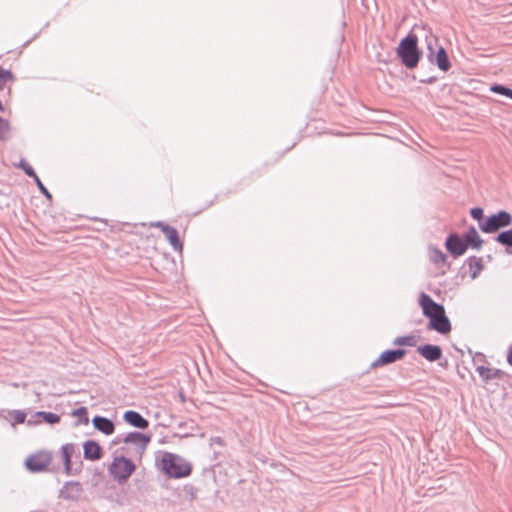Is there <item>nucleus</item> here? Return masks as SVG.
<instances>
[{
	"label": "nucleus",
	"mask_w": 512,
	"mask_h": 512,
	"mask_svg": "<svg viewBox=\"0 0 512 512\" xmlns=\"http://www.w3.org/2000/svg\"><path fill=\"white\" fill-rule=\"evenodd\" d=\"M419 305L423 314L429 318L428 329L440 334H448L451 331V323L446 316L444 306L435 302L428 294L421 293Z\"/></svg>",
	"instance_id": "1"
},
{
	"label": "nucleus",
	"mask_w": 512,
	"mask_h": 512,
	"mask_svg": "<svg viewBox=\"0 0 512 512\" xmlns=\"http://www.w3.org/2000/svg\"><path fill=\"white\" fill-rule=\"evenodd\" d=\"M396 53L407 69L416 68L422 57V51L418 47V37L409 33L400 41Z\"/></svg>",
	"instance_id": "2"
},
{
	"label": "nucleus",
	"mask_w": 512,
	"mask_h": 512,
	"mask_svg": "<svg viewBox=\"0 0 512 512\" xmlns=\"http://www.w3.org/2000/svg\"><path fill=\"white\" fill-rule=\"evenodd\" d=\"M160 463L169 478H185L192 473V465L182 456L171 452H163Z\"/></svg>",
	"instance_id": "3"
},
{
	"label": "nucleus",
	"mask_w": 512,
	"mask_h": 512,
	"mask_svg": "<svg viewBox=\"0 0 512 512\" xmlns=\"http://www.w3.org/2000/svg\"><path fill=\"white\" fill-rule=\"evenodd\" d=\"M512 224V216L507 211L501 210L496 214L487 217L483 222L479 223V228L484 233H495L501 228Z\"/></svg>",
	"instance_id": "4"
},
{
	"label": "nucleus",
	"mask_w": 512,
	"mask_h": 512,
	"mask_svg": "<svg viewBox=\"0 0 512 512\" xmlns=\"http://www.w3.org/2000/svg\"><path fill=\"white\" fill-rule=\"evenodd\" d=\"M135 464L124 456L115 457L109 472L119 483L125 482L135 471Z\"/></svg>",
	"instance_id": "5"
},
{
	"label": "nucleus",
	"mask_w": 512,
	"mask_h": 512,
	"mask_svg": "<svg viewBox=\"0 0 512 512\" xmlns=\"http://www.w3.org/2000/svg\"><path fill=\"white\" fill-rule=\"evenodd\" d=\"M50 462V455L48 453L42 452L29 456L26 459L25 465L29 471L41 472L49 466Z\"/></svg>",
	"instance_id": "6"
},
{
	"label": "nucleus",
	"mask_w": 512,
	"mask_h": 512,
	"mask_svg": "<svg viewBox=\"0 0 512 512\" xmlns=\"http://www.w3.org/2000/svg\"><path fill=\"white\" fill-rule=\"evenodd\" d=\"M445 247L454 258H457L466 252L467 243H465L464 238L452 233L447 237Z\"/></svg>",
	"instance_id": "7"
},
{
	"label": "nucleus",
	"mask_w": 512,
	"mask_h": 512,
	"mask_svg": "<svg viewBox=\"0 0 512 512\" xmlns=\"http://www.w3.org/2000/svg\"><path fill=\"white\" fill-rule=\"evenodd\" d=\"M405 355L406 350L404 349L386 350L382 352L375 361L372 362L371 367L377 368L397 362L401 360Z\"/></svg>",
	"instance_id": "8"
},
{
	"label": "nucleus",
	"mask_w": 512,
	"mask_h": 512,
	"mask_svg": "<svg viewBox=\"0 0 512 512\" xmlns=\"http://www.w3.org/2000/svg\"><path fill=\"white\" fill-rule=\"evenodd\" d=\"M134 444L138 450L144 451L151 441V436L140 432H130L123 438L118 437V442Z\"/></svg>",
	"instance_id": "9"
},
{
	"label": "nucleus",
	"mask_w": 512,
	"mask_h": 512,
	"mask_svg": "<svg viewBox=\"0 0 512 512\" xmlns=\"http://www.w3.org/2000/svg\"><path fill=\"white\" fill-rule=\"evenodd\" d=\"M83 492L82 486L79 482L68 481L60 490V497L65 500L76 501L80 498Z\"/></svg>",
	"instance_id": "10"
},
{
	"label": "nucleus",
	"mask_w": 512,
	"mask_h": 512,
	"mask_svg": "<svg viewBox=\"0 0 512 512\" xmlns=\"http://www.w3.org/2000/svg\"><path fill=\"white\" fill-rule=\"evenodd\" d=\"M417 352L429 362H434L442 357V349L438 345L425 344L417 348Z\"/></svg>",
	"instance_id": "11"
},
{
	"label": "nucleus",
	"mask_w": 512,
	"mask_h": 512,
	"mask_svg": "<svg viewBox=\"0 0 512 512\" xmlns=\"http://www.w3.org/2000/svg\"><path fill=\"white\" fill-rule=\"evenodd\" d=\"M123 419L125 422L133 427L139 429H146L149 426V421L145 419L140 413L133 410H128L124 413Z\"/></svg>",
	"instance_id": "12"
},
{
	"label": "nucleus",
	"mask_w": 512,
	"mask_h": 512,
	"mask_svg": "<svg viewBox=\"0 0 512 512\" xmlns=\"http://www.w3.org/2000/svg\"><path fill=\"white\" fill-rule=\"evenodd\" d=\"M84 458L91 461L99 460L102 456V449L100 445L93 441L88 440L83 445Z\"/></svg>",
	"instance_id": "13"
},
{
	"label": "nucleus",
	"mask_w": 512,
	"mask_h": 512,
	"mask_svg": "<svg viewBox=\"0 0 512 512\" xmlns=\"http://www.w3.org/2000/svg\"><path fill=\"white\" fill-rule=\"evenodd\" d=\"M92 424L95 427V429H97L98 431L102 432L105 435H111L115 431L114 423L106 417L95 416L92 419Z\"/></svg>",
	"instance_id": "14"
},
{
	"label": "nucleus",
	"mask_w": 512,
	"mask_h": 512,
	"mask_svg": "<svg viewBox=\"0 0 512 512\" xmlns=\"http://www.w3.org/2000/svg\"><path fill=\"white\" fill-rule=\"evenodd\" d=\"M476 371L485 383L493 379H502L505 375L504 371L496 368H487L484 366H477Z\"/></svg>",
	"instance_id": "15"
},
{
	"label": "nucleus",
	"mask_w": 512,
	"mask_h": 512,
	"mask_svg": "<svg viewBox=\"0 0 512 512\" xmlns=\"http://www.w3.org/2000/svg\"><path fill=\"white\" fill-rule=\"evenodd\" d=\"M75 449L76 447L74 444H65L61 447L62 460L65 467V473L67 475L74 474L72 471L71 458L73 453L75 452Z\"/></svg>",
	"instance_id": "16"
},
{
	"label": "nucleus",
	"mask_w": 512,
	"mask_h": 512,
	"mask_svg": "<svg viewBox=\"0 0 512 512\" xmlns=\"http://www.w3.org/2000/svg\"><path fill=\"white\" fill-rule=\"evenodd\" d=\"M438 68L444 72L448 71L451 67L446 50L439 46L437 52L434 54V62Z\"/></svg>",
	"instance_id": "17"
},
{
	"label": "nucleus",
	"mask_w": 512,
	"mask_h": 512,
	"mask_svg": "<svg viewBox=\"0 0 512 512\" xmlns=\"http://www.w3.org/2000/svg\"><path fill=\"white\" fill-rule=\"evenodd\" d=\"M465 243H467V248L470 246L474 249H480L483 245V240L480 238L475 227H470L469 230L464 235Z\"/></svg>",
	"instance_id": "18"
},
{
	"label": "nucleus",
	"mask_w": 512,
	"mask_h": 512,
	"mask_svg": "<svg viewBox=\"0 0 512 512\" xmlns=\"http://www.w3.org/2000/svg\"><path fill=\"white\" fill-rule=\"evenodd\" d=\"M165 236L175 251L181 252L183 245L179 239L178 231L173 227H165Z\"/></svg>",
	"instance_id": "19"
},
{
	"label": "nucleus",
	"mask_w": 512,
	"mask_h": 512,
	"mask_svg": "<svg viewBox=\"0 0 512 512\" xmlns=\"http://www.w3.org/2000/svg\"><path fill=\"white\" fill-rule=\"evenodd\" d=\"M470 268V276L472 279H476L483 269L482 259L475 256L468 259Z\"/></svg>",
	"instance_id": "20"
},
{
	"label": "nucleus",
	"mask_w": 512,
	"mask_h": 512,
	"mask_svg": "<svg viewBox=\"0 0 512 512\" xmlns=\"http://www.w3.org/2000/svg\"><path fill=\"white\" fill-rule=\"evenodd\" d=\"M429 257L430 260L435 264H444L447 260L446 255L441 250L435 247L429 248Z\"/></svg>",
	"instance_id": "21"
},
{
	"label": "nucleus",
	"mask_w": 512,
	"mask_h": 512,
	"mask_svg": "<svg viewBox=\"0 0 512 512\" xmlns=\"http://www.w3.org/2000/svg\"><path fill=\"white\" fill-rule=\"evenodd\" d=\"M495 240L503 246L512 247V229L500 232Z\"/></svg>",
	"instance_id": "22"
},
{
	"label": "nucleus",
	"mask_w": 512,
	"mask_h": 512,
	"mask_svg": "<svg viewBox=\"0 0 512 512\" xmlns=\"http://www.w3.org/2000/svg\"><path fill=\"white\" fill-rule=\"evenodd\" d=\"M393 344L397 346L413 347L416 345V337L413 335L399 336L393 340Z\"/></svg>",
	"instance_id": "23"
},
{
	"label": "nucleus",
	"mask_w": 512,
	"mask_h": 512,
	"mask_svg": "<svg viewBox=\"0 0 512 512\" xmlns=\"http://www.w3.org/2000/svg\"><path fill=\"white\" fill-rule=\"evenodd\" d=\"M14 81V74L10 70H6L0 66V90H3L7 83Z\"/></svg>",
	"instance_id": "24"
},
{
	"label": "nucleus",
	"mask_w": 512,
	"mask_h": 512,
	"mask_svg": "<svg viewBox=\"0 0 512 512\" xmlns=\"http://www.w3.org/2000/svg\"><path fill=\"white\" fill-rule=\"evenodd\" d=\"M438 47V39L431 37L430 39H427V58L428 60L433 63L434 62V54L437 52L436 48Z\"/></svg>",
	"instance_id": "25"
},
{
	"label": "nucleus",
	"mask_w": 512,
	"mask_h": 512,
	"mask_svg": "<svg viewBox=\"0 0 512 512\" xmlns=\"http://www.w3.org/2000/svg\"><path fill=\"white\" fill-rule=\"evenodd\" d=\"M37 416L42 418L46 423L55 424L60 421V416L52 412H37Z\"/></svg>",
	"instance_id": "26"
},
{
	"label": "nucleus",
	"mask_w": 512,
	"mask_h": 512,
	"mask_svg": "<svg viewBox=\"0 0 512 512\" xmlns=\"http://www.w3.org/2000/svg\"><path fill=\"white\" fill-rule=\"evenodd\" d=\"M490 90L493 93L500 94V95H503V96H506V97L512 99V89H510L504 85L494 84L490 87Z\"/></svg>",
	"instance_id": "27"
},
{
	"label": "nucleus",
	"mask_w": 512,
	"mask_h": 512,
	"mask_svg": "<svg viewBox=\"0 0 512 512\" xmlns=\"http://www.w3.org/2000/svg\"><path fill=\"white\" fill-rule=\"evenodd\" d=\"M72 415L78 418V422L80 424H88L89 422L87 409L85 407H80L74 410Z\"/></svg>",
	"instance_id": "28"
},
{
	"label": "nucleus",
	"mask_w": 512,
	"mask_h": 512,
	"mask_svg": "<svg viewBox=\"0 0 512 512\" xmlns=\"http://www.w3.org/2000/svg\"><path fill=\"white\" fill-rule=\"evenodd\" d=\"M10 127L7 120L0 117V140H7L9 138Z\"/></svg>",
	"instance_id": "29"
},
{
	"label": "nucleus",
	"mask_w": 512,
	"mask_h": 512,
	"mask_svg": "<svg viewBox=\"0 0 512 512\" xmlns=\"http://www.w3.org/2000/svg\"><path fill=\"white\" fill-rule=\"evenodd\" d=\"M10 415L12 417V425L21 424L25 422L26 414L23 411L13 410L12 412H10Z\"/></svg>",
	"instance_id": "30"
},
{
	"label": "nucleus",
	"mask_w": 512,
	"mask_h": 512,
	"mask_svg": "<svg viewBox=\"0 0 512 512\" xmlns=\"http://www.w3.org/2000/svg\"><path fill=\"white\" fill-rule=\"evenodd\" d=\"M19 166L24 170L25 174L28 175L29 177H32L34 179L35 176H37L34 169L24 160L20 162Z\"/></svg>",
	"instance_id": "31"
},
{
	"label": "nucleus",
	"mask_w": 512,
	"mask_h": 512,
	"mask_svg": "<svg viewBox=\"0 0 512 512\" xmlns=\"http://www.w3.org/2000/svg\"><path fill=\"white\" fill-rule=\"evenodd\" d=\"M34 181L35 183L37 184L40 192L45 195L46 198L48 199H51L52 198V195L50 194V192L47 190V188L43 185V183L41 182L40 178L38 176H35L34 178Z\"/></svg>",
	"instance_id": "32"
},
{
	"label": "nucleus",
	"mask_w": 512,
	"mask_h": 512,
	"mask_svg": "<svg viewBox=\"0 0 512 512\" xmlns=\"http://www.w3.org/2000/svg\"><path fill=\"white\" fill-rule=\"evenodd\" d=\"M470 214H471L472 218L479 221V223L484 221L482 208H480V207L472 208L470 211Z\"/></svg>",
	"instance_id": "33"
},
{
	"label": "nucleus",
	"mask_w": 512,
	"mask_h": 512,
	"mask_svg": "<svg viewBox=\"0 0 512 512\" xmlns=\"http://www.w3.org/2000/svg\"><path fill=\"white\" fill-rule=\"evenodd\" d=\"M152 226L160 228L163 233H165V227H170L169 225H167V224H165L164 222H161V221H158V222L152 224Z\"/></svg>",
	"instance_id": "34"
},
{
	"label": "nucleus",
	"mask_w": 512,
	"mask_h": 512,
	"mask_svg": "<svg viewBox=\"0 0 512 512\" xmlns=\"http://www.w3.org/2000/svg\"><path fill=\"white\" fill-rule=\"evenodd\" d=\"M211 441L215 444H218L220 446H223L224 445V442L222 440V438L220 437H214V438H211Z\"/></svg>",
	"instance_id": "35"
},
{
	"label": "nucleus",
	"mask_w": 512,
	"mask_h": 512,
	"mask_svg": "<svg viewBox=\"0 0 512 512\" xmlns=\"http://www.w3.org/2000/svg\"><path fill=\"white\" fill-rule=\"evenodd\" d=\"M435 80H436L435 77H429L427 79H420V81L423 83H433Z\"/></svg>",
	"instance_id": "36"
},
{
	"label": "nucleus",
	"mask_w": 512,
	"mask_h": 512,
	"mask_svg": "<svg viewBox=\"0 0 512 512\" xmlns=\"http://www.w3.org/2000/svg\"><path fill=\"white\" fill-rule=\"evenodd\" d=\"M507 361L512 366V347L510 348V350L508 352Z\"/></svg>",
	"instance_id": "37"
},
{
	"label": "nucleus",
	"mask_w": 512,
	"mask_h": 512,
	"mask_svg": "<svg viewBox=\"0 0 512 512\" xmlns=\"http://www.w3.org/2000/svg\"><path fill=\"white\" fill-rule=\"evenodd\" d=\"M3 110H4V107H3L2 102L0 101V111H3Z\"/></svg>",
	"instance_id": "38"
}]
</instances>
